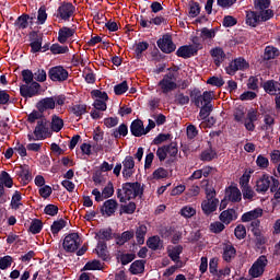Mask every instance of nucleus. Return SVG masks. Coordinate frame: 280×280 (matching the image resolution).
<instances>
[{
    "mask_svg": "<svg viewBox=\"0 0 280 280\" xmlns=\"http://www.w3.org/2000/svg\"><path fill=\"white\" fill-rule=\"evenodd\" d=\"M220 200L215 198V195L213 194H208L206 196V200L202 201L201 203V209L206 215H209L210 213H213L215 209H218Z\"/></svg>",
    "mask_w": 280,
    "mask_h": 280,
    "instance_id": "obj_9",
    "label": "nucleus"
},
{
    "mask_svg": "<svg viewBox=\"0 0 280 280\" xmlns=\"http://www.w3.org/2000/svg\"><path fill=\"white\" fill-rule=\"evenodd\" d=\"M51 186H44L42 188H39V195L42 196V198H49L51 196Z\"/></svg>",
    "mask_w": 280,
    "mask_h": 280,
    "instance_id": "obj_63",
    "label": "nucleus"
},
{
    "mask_svg": "<svg viewBox=\"0 0 280 280\" xmlns=\"http://www.w3.org/2000/svg\"><path fill=\"white\" fill-rule=\"evenodd\" d=\"M270 189L271 194H275L277 189H279V179L262 175L257 182H256V191L258 194H266Z\"/></svg>",
    "mask_w": 280,
    "mask_h": 280,
    "instance_id": "obj_2",
    "label": "nucleus"
},
{
    "mask_svg": "<svg viewBox=\"0 0 280 280\" xmlns=\"http://www.w3.org/2000/svg\"><path fill=\"white\" fill-rule=\"evenodd\" d=\"M235 247H233V245H225L224 247V252H223V259L224 261H231V259H233V257H235Z\"/></svg>",
    "mask_w": 280,
    "mask_h": 280,
    "instance_id": "obj_34",
    "label": "nucleus"
},
{
    "mask_svg": "<svg viewBox=\"0 0 280 280\" xmlns=\"http://www.w3.org/2000/svg\"><path fill=\"white\" fill-rule=\"evenodd\" d=\"M117 207H119V203H117V200L115 199H108L104 202L102 209H101V213L103 215H113V213H115L117 211Z\"/></svg>",
    "mask_w": 280,
    "mask_h": 280,
    "instance_id": "obj_15",
    "label": "nucleus"
},
{
    "mask_svg": "<svg viewBox=\"0 0 280 280\" xmlns=\"http://www.w3.org/2000/svg\"><path fill=\"white\" fill-rule=\"evenodd\" d=\"M73 34H75V31L67 26H63L62 28L59 30V37H58L59 43L61 44L67 43V39L71 38Z\"/></svg>",
    "mask_w": 280,
    "mask_h": 280,
    "instance_id": "obj_24",
    "label": "nucleus"
},
{
    "mask_svg": "<svg viewBox=\"0 0 280 280\" xmlns=\"http://www.w3.org/2000/svg\"><path fill=\"white\" fill-rule=\"evenodd\" d=\"M31 19V21H34V19H36V15L30 18V15L27 14H23L20 18H18V20L15 21V27L18 30H25L28 25L27 20Z\"/></svg>",
    "mask_w": 280,
    "mask_h": 280,
    "instance_id": "obj_29",
    "label": "nucleus"
},
{
    "mask_svg": "<svg viewBox=\"0 0 280 280\" xmlns=\"http://www.w3.org/2000/svg\"><path fill=\"white\" fill-rule=\"evenodd\" d=\"M91 93L93 97H97L96 100L108 102V94L106 92H102L100 90H93Z\"/></svg>",
    "mask_w": 280,
    "mask_h": 280,
    "instance_id": "obj_57",
    "label": "nucleus"
},
{
    "mask_svg": "<svg viewBox=\"0 0 280 280\" xmlns=\"http://www.w3.org/2000/svg\"><path fill=\"white\" fill-rule=\"evenodd\" d=\"M97 256L103 259V261H108V249L106 243L100 241L96 247Z\"/></svg>",
    "mask_w": 280,
    "mask_h": 280,
    "instance_id": "obj_27",
    "label": "nucleus"
},
{
    "mask_svg": "<svg viewBox=\"0 0 280 280\" xmlns=\"http://www.w3.org/2000/svg\"><path fill=\"white\" fill-rule=\"evenodd\" d=\"M248 67L249 65L244 58H236L225 68V71L228 75H235L236 71H244L248 69Z\"/></svg>",
    "mask_w": 280,
    "mask_h": 280,
    "instance_id": "obj_10",
    "label": "nucleus"
},
{
    "mask_svg": "<svg viewBox=\"0 0 280 280\" xmlns=\"http://www.w3.org/2000/svg\"><path fill=\"white\" fill-rule=\"evenodd\" d=\"M135 259V254H121L120 255V261L122 266H127V264H130Z\"/></svg>",
    "mask_w": 280,
    "mask_h": 280,
    "instance_id": "obj_64",
    "label": "nucleus"
},
{
    "mask_svg": "<svg viewBox=\"0 0 280 280\" xmlns=\"http://www.w3.org/2000/svg\"><path fill=\"white\" fill-rule=\"evenodd\" d=\"M54 108H56V100H54V97L43 98L37 103V109H39L40 113H45V110Z\"/></svg>",
    "mask_w": 280,
    "mask_h": 280,
    "instance_id": "obj_19",
    "label": "nucleus"
},
{
    "mask_svg": "<svg viewBox=\"0 0 280 280\" xmlns=\"http://www.w3.org/2000/svg\"><path fill=\"white\" fill-rule=\"evenodd\" d=\"M158 47L164 54H172V51H176V45L172 42L171 35H163V37L158 40Z\"/></svg>",
    "mask_w": 280,
    "mask_h": 280,
    "instance_id": "obj_12",
    "label": "nucleus"
},
{
    "mask_svg": "<svg viewBox=\"0 0 280 280\" xmlns=\"http://www.w3.org/2000/svg\"><path fill=\"white\" fill-rule=\"evenodd\" d=\"M128 135V126L126 124H121L114 132L113 136L115 139H119V137H126Z\"/></svg>",
    "mask_w": 280,
    "mask_h": 280,
    "instance_id": "obj_43",
    "label": "nucleus"
},
{
    "mask_svg": "<svg viewBox=\"0 0 280 280\" xmlns=\"http://www.w3.org/2000/svg\"><path fill=\"white\" fill-rule=\"evenodd\" d=\"M180 253H183V247L176 246L173 249L168 250V257H171L173 261H179Z\"/></svg>",
    "mask_w": 280,
    "mask_h": 280,
    "instance_id": "obj_42",
    "label": "nucleus"
},
{
    "mask_svg": "<svg viewBox=\"0 0 280 280\" xmlns=\"http://www.w3.org/2000/svg\"><path fill=\"white\" fill-rule=\"evenodd\" d=\"M225 198H228L230 202H240V200H242V191L235 186H230L225 190Z\"/></svg>",
    "mask_w": 280,
    "mask_h": 280,
    "instance_id": "obj_16",
    "label": "nucleus"
},
{
    "mask_svg": "<svg viewBox=\"0 0 280 280\" xmlns=\"http://www.w3.org/2000/svg\"><path fill=\"white\" fill-rule=\"evenodd\" d=\"M207 84H211L212 86H224V79L218 77H211L208 79Z\"/></svg>",
    "mask_w": 280,
    "mask_h": 280,
    "instance_id": "obj_52",
    "label": "nucleus"
},
{
    "mask_svg": "<svg viewBox=\"0 0 280 280\" xmlns=\"http://www.w3.org/2000/svg\"><path fill=\"white\" fill-rule=\"evenodd\" d=\"M148 47H150V44H148L147 42H140L136 47L137 58H141V55L143 54V51H145V49H148Z\"/></svg>",
    "mask_w": 280,
    "mask_h": 280,
    "instance_id": "obj_49",
    "label": "nucleus"
},
{
    "mask_svg": "<svg viewBox=\"0 0 280 280\" xmlns=\"http://www.w3.org/2000/svg\"><path fill=\"white\" fill-rule=\"evenodd\" d=\"M256 14L258 15L259 21L262 22L270 21V19L275 16V12L271 9H262L260 11H256Z\"/></svg>",
    "mask_w": 280,
    "mask_h": 280,
    "instance_id": "obj_32",
    "label": "nucleus"
},
{
    "mask_svg": "<svg viewBox=\"0 0 280 280\" xmlns=\"http://www.w3.org/2000/svg\"><path fill=\"white\" fill-rule=\"evenodd\" d=\"M33 77L37 82H45V80H47V72L38 69L35 73H33Z\"/></svg>",
    "mask_w": 280,
    "mask_h": 280,
    "instance_id": "obj_58",
    "label": "nucleus"
},
{
    "mask_svg": "<svg viewBox=\"0 0 280 280\" xmlns=\"http://www.w3.org/2000/svg\"><path fill=\"white\" fill-rule=\"evenodd\" d=\"M115 194V188L113 187V183H108L107 186L103 189L102 196L103 198H110Z\"/></svg>",
    "mask_w": 280,
    "mask_h": 280,
    "instance_id": "obj_53",
    "label": "nucleus"
},
{
    "mask_svg": "<svg viewBox=\"0 0 280 280\" xmlns=\"http://www.w3.org/2000/svg\"><path fill=\"white\" fill-rule=\"evenodd\" d=\"M158 86L162 93H164V95L172 93V91H176V89H178V84L176 83V74H174V72H168L159 82Z\"/></svg>",
    "mask_w": 280,
    "mask_h": 280,
    "instance_id": "obj_3",
    "label": "nucleus"
},
{
    "mask_svg": "<svg viewBox=\"0 0 280 280\" xmlns=\"http://www.w3.org/2000/svg\"><path fill=\"white\" fill-rule=\"evenodd\" d=\"M191 102H194L195 106L200 107L205 106L206 104H210L211 100H213V92H203L200 93L198 90H194L190 93Z\"/></svg>",
    "mask_w": 280,
    "mask_h": 280,
    "instance_id": "obj_4",
    "label": "nucleus"
},
{
    "mask_svg": "<svg viewBox=\"0 0 280 280\" xmlns=\"http://www.w3.org/2000/svg\"><path fill=\"white\" fill-rule=\"evenodd\" d=\"M114 91H115L116 95H124V93H126V91H128V82L124 81V82L115 85Z\"/></svg>",
    "mask_w": 280,
    "mask_h": 280,
    "instance_id": "obj_46",
    "label": "nucleus"
},
{
    "mask_svg": "<svg viewBox=\"0 0 280 280\" xmlns=\"http://www.w3.org/2000/svg\"><path fill=\"white\" fill-rule=\"evenodd\" d=\"M201 188L205 189L206 196H209V194H212V196H215V188L211 187L207 179H203L201 182Z\"/></svg>",
    "mask_w": 280,
    "mask_h": 280,
    "instance_id": "obj_54",
    "label": "nucleus"
},
{
    "mask_svg": "<svg viewBox=\"0 0 280 280\" xmlns=\"http://www.w3.org/2000/svg\"><path fill=\"white\" fill-rule=\"evenodd\" d=\"M167 154L171 158H176V155L178 154V145L176 144V142H172L171 144L160 147L156 151V156L161 162L167 159Z\"/></svg>",
    "mask_w": 280,
    "mask_h": 280,
    "instance_id": "obj_6",
    "label": "nucleus"
},
{
    "mask_svg": "<svg viewBox=\"0 0 280 280\" xmlns=\"http://www.w3.org/2000/svg\"><path fill=\"white\" fill-rule=\"evenodd\" d=\"M50 51L52 54H67V51H69V47L67 46H60L59 44H54L50 47Z\"/></svg>",
    "mask_w": 280,
    "mask_h": 280,
    "instance_id": "obj_51",
    "label": "nucleus"
},
{
    "mask_svg": "<svg viewBox=\"0 0 280 280\" xmlns=\"http://www.w3.org/2000/svg\"><path fill=\"white\" fill-rule=\"evenodd\" d=\"M195 213L196 209L189 206H186L180 210V215H183V218H194Z\"/></svg>",
    "mask_w": 280,
    "mask_h": 280,
    "instance_id": "obj_50",
    "label": "nucleus"
},
{
    "mask_svg": "<svg viewBox=\"0 0 280 280\" xmlns=\"http://www.w3.org/2000/svg\"><path fill=\"white\" fill-rule=\"evenodd\" d=\"M73 12H75V7L71 3H63L58 9L57 16H60L62 21H69L71 16H73Z\"/></svg>",
    "mask_w": 280,
    "mask_h": 280,
    "instance_id": "obj_14",
    "label": "nucleus"
},
{
    "mask_svg": "<svg viewBox=\"0 0 280 280\" xmlns=\"http://www.w3.org/2000/svg\"><path fill=\"white\" fill-rule=\"evenodd\" d=\"M279 54V50L275 46H267L265 48L264 60H275Z\"/></svg>",
    "mask_w": 280,
    "mask_h": 280,
    "instance_id": "obj_31",
    "label": "nucleus"
},
{
    "mask_svg": "<svg viewBox=\"0 0 280 280\" xmlns=\"http://www.w3.org/2000/svg\"><path fill=\"white\" fill-rule=\"evenodd\" d=\"M212 110H213V105H211V103H207L206 105H202L199 112L200 119H207V117L211 115Z\"/></svg>",
    "mask_w": 280,
    "mask_h": 280,
    "instance_id": "obj_37",
    "label": "nucleus"
},
{
    "mask_svg": "<svg viewBox=\"0 0 280 280\" xmlns=\"http://www.w3.org/2000/svg\"><path fill=\"white\" fill-rule=\"evenodd\" d=\"M22 78L25 84H32V82H34V73L32 72V70H23Z\"/></svg>",
    "mask_w": 280,
    "mask_h": 280,
    "instance_id": "obj_48",
    "label": "nucleus"
},
{
    "mask_svg": "<svg viewBox=\"0 0 280 280\" xmlns=\"http://www.w3.org/2000/svg\"><path fill=\"white\" fill-rule=\"evenodd\" d=\"M175 102L179 104V106H185V104H189V96H186L183 93H179L175 96Z\"/></svg>",
    "mask_w": 280,
    "mask_h": 280,
    "instance_id": "obj_60",
    "label": "nucleus"
},
{
    "mask_svg": "<svg viewBox=\"0 0 280 280\" xmlns=\"http://www.w3.org/2000/svg\"><path fill=\"white\" fill-rule=\"evenodd\" d=\"M234 235L237 240H244L246 237V226L240 224L234 230Z\"/></svg>",
    "mask_w": 280,
    "mask_h": 280,
    "instance_id": "obj_45",
    "label": "nucleus"
},
{
    "mask_svg": "<svg viewBox=\"0 0 280 280\" xmlns=\"http://www.w3.org/2000/svg\"><path fill=\"white\" fill-rule=\"evenodd\" d=\"M260 22L259 15L257 14V11H248L246 14V24L249 25V27H257V24Z\"/></svg>",
    "mask_w": 280,
    "mask_h": 280,
    "instance_id": "obj_28",
    "label": "nucleus"
},
{
    "mask_svg": "<svg viewBox=\"0 0 280 280\" xmlns=\"http://www.w3.org/2000/svg\"><path fill=\"white\" fill-rule=\"evenodd\" d=\"M253 235L255 237V244H256L257 248H259V246H264V244H266V242H268V238H266V236H264V234L261 233V230H254Z\"/></svg>",
    "mask_w": 280,
    "mask_h": 280,
    "instance_id": "obj_33",
    "label": "nucleus"
},
{
    "mask_svg": "<svg viewBox=\"0 0 280 280\" xmlns=\"http://www.w3.org/2000/svg\"><path fill=\"white\" fill-rule=\"evenodd\" d=\"M98 237H100V240H106V241L113 240V231L110 229L101 230L98 232Z\"/></svg>",
    "mask_w": 280,
    "mask_h": 280,
    "instance_id": "obj_61",
    "label": "nucleus"
},
{
    "mask_svg": "<svg viewBox=\"0 0 280 280\" xmlns=\"http://www.w3.org/2000/svg\"><path fill=\"white\" fill-rule=\"evenodd\" d=\"M0 183L4 185L5 187L11 188L13 185L12 177H10V174L8 172L2 171L0 174Z\"/></svg>",
    "mask_w": 280,
    "mask_h": 280,
    "instance_id": "obj_40",
    "label": "nucleus"
},
{
    "mask_svg": "<svg viewBox=\"0 0 280 280\" xmlns=\"http://www.w3.org/2000/svg\"><path fill=\"white\" fill-rule=\"evenodd\" d=\"M137 196H143V187L139 182L125 183L122 184V189L117 190V198L120 202H126L127 200H132Z\"/></svg>",
    "mask_w": 280,
    "mask_h": 280,
    "instance_id": "obj_1",
    "label": "nucleus"
},
{
    "mask_svg": "<svg viewBox=\"0 0 280 280\" xmlns=\"http://www.w3.org/2000/svg\"><path fill=\"white\" fill-rule=\"evenodd\" d=\"M220 220L223 224H231L233 220H237V212L234 209H228L221 212Z\"/></svg>",
    "mask_w": 280,
    "mask_h": 280,
    "instance_id": "obj_20",
    "label": "nucleus"
},
{
    "mask_svg": "<svg viewBox=\"0 0 280 280\" xmlns=\"http://www.w3.org/2000/svg\"><path fill=\"white\" fill-rule=\"evenodd\" d=\"M80 244H82V240L78 233H71L63 240V248L67 253H75L80 248Z\"/></svg>",
    "mask_w": 280,
    "mask_h": 280,
    "instance_id": "obj_5",
    "label": "nucleus"
},
{
    "mask_svg": "<svg viewBox=\"0 0 280 280\" xmlns=\"http://www.w3.org/2000/svg\"><path fill=\"white\" fill-rule=\"evenodd\" d=\"M261 215H264V210L257 208L255 210L244 213L242 215V222H253L257 220V218H261Z\"/></svg>",
    "mask_w": 280,
    "mask_h": 280,
    "instance_id": "obj_21",
    "label": "nucleus"
},
{
    "mask_svg": "<svg viewBox=\"0 0 280 280\" xmlns=\"http://www.w3.org/2000/svg\"><path fill=\"white\" fill-rule=\"evenodd\" d=\"M12 266V258L10 256H4L0 259V269L5 270Z\"/></svg>",
    "mask_w": 280,
    "mask_h": 280,
    "instance_id": "obj_59",
    "label": "nucleus"
},
{
    "mask_svg": "<svg viewBox=\"0 0 280 280\" xmlns=\"http://www.w3.org/2000/svg\"><path fill=\"white\" fill-rule=\"evenodd\" d=\"M147 246L151 248V250H161L163 248V241L159 236H152L147 241Z\"/></svg>",
    "mask_w": 280,
    "mask_h": 280,
    "instance_id": "obj_26",
    "label": "nucleus"
},
{
    "mask_svg": "<svg viewBox=\"0 0 280 280\" xmlns=\"http://www.w3.org/2000/svg\"><path fill=\"white\" fill-rule=\"evenodd\" d=\"M264 90L266 93H269V95H277V91H280V83L273 80L267 81L264 83Z\"/></svg>",
    "mask_w": 280,
    "mask_h": 280,
    "instance_id": "obj_22",
    "label": "nucleus"
},
{
    "mask_svg": "<svg viewBox=\"0 0 280 280\" xmlns=\"http://www.w3.org/2000/svg\"><path fill=\"white\" fill-rule=\"evenodd\" d=\"M196 49H192L190 46H182L176 51L179 58H191V56H196Z\"/></svg>",
    "mask_w": 280,
    "mask_h": 280,
    "instance_id": "obj_23",
    "label": "nucleus"
},
{
    "mask_svg": "<svg viewBox=\"0 0 280 280\" xmlns=\"http://www.w3.org/2000/svg\"><path fill=\"white\" fill-rule=\"evenodd\" d=\"M65 226H67V221L65 220H59V221H55L51 225V233L54 235H58V233H60V231H62V229H65Z\"/></svg>",
    "mask_w": 280,
    "mask_h": 280,
    "instance_id": "obj_38",
    "label": "nucleus"
},
{
    "mask_svg": "<svg viewBox=\"0 0 280 280\" xmlns=\"http://www.w3.org/2000/svg\"><path fill=\"white\" fill-rule=\"evenodd\" d=\"M43 230V221L36 219L31 223L30 231L33 235H36L39 231Z\"/></svg>",
    "mask_w": 280,
    "mask_h": 280,
    "instance_id": "obj_44",
    "label": "nucleus"
},
{
    "mask_svg": "<svg viewBox=\"0 0 280 280\" xmlns=\"http://www.w3.org/2000/svg\"><path fill=\"white\" fill-rule=\"evenodd\" d=\"M38 89H40V84L38 82H32L31 85H21L20 93L22 97H34V95H38Z\"/></svg>",
    "mask_w": 280,
    "mask_h": 280,
    "instance_id": "obj_13",
    "label": "nucleus"
},
{
    "mask_svg": "<svg viewBox=\"0 0 280 280\" xmlns=\"http://www.w3.org/2000/svg\"><path fill=\"white\" fill-rule=\"evenodd\" d=\"M48 75L52 82H65L69 78V72L65 68L58 66L51 68Z\"/></svg>",
    "mask_w": 280,
    "mask_h": 280,
    "instance_id": "obj_11",
    "label": "nucleus"
},
{
    "mask_svg": "<svg viewBox=\"0 0 280 280\" xmlns=\"http://www.w3.org/2000/svg\"><path fill=\"white\" fill-rule=\"evenodd\" d=\"M148 233V228L145 225H140L136 230L137 243L142 245L145 243V234Z\"/></svg>",
    "mask_w": 280,
    "mask_h": 280,
    "instance_id": "obj_30",
    "label": "nucleus"
},
{
    "mask_svg": "<svg viewBox=\"0 0 280 280\" xmlns=\"http://www.w3.org/2000/svg\"><path fill=\"white\" fill-rule=\"evenodd\" d=\"M210 54L213 58L215 67H220L221 62L226 60V54H224V50L220 47L211 49Z\"/></svg>",
    "mask_w": 280,
    "mask_h": 280,
    "instance_id": "obj_18",
    "label": "nucleus"
},
{
    "mask_svg": "<svg viewBox=\"0 0 280 280\" xmlns=\"http://www.w3.org/2000/svg\"><path fill=\"white\" fill-rule=\"evenodd\" d=\"M71 113H73V115L77 117H80L86 113V105H73L71 107Z\"/></svg>",
    "mask_w": 280,
    "mask_h": 280,
    "instance_id": "obj_47",
    "label": "nucleus"
},
{
    "mask_svg": "<svg viewBox=\"0 0 280 280\" xmlns=\"http://www.w3.org/2000/svg\"><path fill=\"white\" fill-rule=\"evenodd\" d=\"M223 229H224V223L222 222H214L210 225L211 233H222Z\"/></svg>",
    "mask_w": 280,
    "mask_h": 280,
    "instance_id": "obj_62",
    "label": "nucleus"
},
{
    "mask_svg": "<svg viewBox=\"0 0 280 280\" xmlns=\"http://www.w3.org/2000/svg\"><path fill=\"white\" fill-rule=\"evenodd\" d=\"M254 8L256 12L268 10L270 8V0H255Z\"/></svg>",
    "mask_w": 280,
    "mask_h": 280,
    "instance_id": "obj_39",
    "label": "nucleus"
},
{
    "mask_svg": "<svg viewBox=\"0 0 280 280\" xmlns=\"http://www.w3.org/2000/svg\"><path fill=\"white\" fill-rule=\"evenodd\" d=\"M37 21L43 25L45 21H47V9L45 7H40L38 10Z\"/></svg>",
    "mask_w": 280,
    "mask_h": 280,
    "instance_id": "obj_56",
    "label": "nucleus"
},
{
    "mask_svg": "<svg viewBox=\"0 0 280 280\" xmlns=\"http://www.w3.org/2000/svg\"><path fill=\"white\" fill-rule=\"evenodd\" d=\"M132 237H135V232L126 231L121 234L120 237H118L116 244H118L119 246H124V244H126V242H130V240H132Z\"/></svg>",
    "mask_w": 280,
    "mask_h": 280,
    "instance_id": "obj_35",
    "label": "nucleus"
},
{
    "mask_svg": "<svg viewBox=\"0 0 280 280\" xmlns=\"http://www.w3.org/2000/svg\"><path fill=\"white\" fill-rule=\"evenodd\" d=\"M130 130L133 137H143L145 135V128H143V121L141 119L133 120Z\"/></svg>",
    "mask_w": 280,
    "mask_h": 280,
    "instance_id": "obj_17",
    "label": "nucleus"
},
{
    "mask_svg": "<svg viewBox=\"0 0 280 280\" xmlns=\"http://www.w3.org/2000/svg\"><path fill=\"white\" fill-rule=\"evenodd\" d=\"M267 266L268 258L264 255L259 256V258L253 264L252 268L249 269L250 277H253L254 279H257V277H261Z\"/></svg>",
    "mask_w": 280,
    "mask_h": 280,
    "instance_id": "obj_7",
    "label": "nucleus"
},
{
    "mask_svg": "<svg viewBox=\"0 0 280 280\" xmlns=\"http://www.w3.org/2000/svg\"><path fill=\"white\" fill-rule=\"evenodd\" d=\"M131 275H142L145 270V260H136L130 266Z\"/></svg>",
    "mask_w": 280,
    "mask_h": 280,
    "instance_id": "obj_25",
    "label": "nucleus"
},
{
    "mask_svg": "<svg viewBox=\"0 0 280 280\" xmlns=\"http://www.w3.org/2000/svg\"><path fill=\"white\" fill-rule=\"evenodd\" d=\"M63 126H65V121L60 117L58 116L52 117L51 130H54V132H60Z\"/></svg>",
    "mask_w": 280,
    "mask_h": 280,
    "instance_id": "obj_36",
    "label": "nucleus"
},
{
    "mask_svg": "<svg viewBox=\"0 0 280 280\" xmlns=\"http://www.w3.org/2000/svg\"><path fill=\"white\" fill-rule=\"evenodd\" d=\"M84 270H104V265L100 260H92L86 262Z\"/></svg>",
    "mask_w": 280,
    "mask_h": 280,
    "instance_id": "obj_41",
    "label": "nucleus"
},
{
    "mask_svg": "<svg viewBox=\"0 0 280 280\" xmlns=\"http://www.w3.org/2000/svg\"><path fill=\"white\" fill-rule=\"evenodd\" d=\"M244 115H246V110L244 109V107L238 106L235 108L234 110L235 121H242L244 119Z\"/></svg>",
    "mask_w": 280,
    "mask_h": 280,
    "instance_id": "obj_55",
    "label": "nucleus"
},
{
    "mask_svg": "<svg viewBox=\"0 0 280 280\" xmlns=\"http://www.w3.org/2000/svg\"><path fill=\"white\" fill-rule=\"evenodd\" d=\"M50 126L51 122H49L47 119L39 120L34 130L35 140L47 139V137L51 135L49 131Z\"/></svg>",
    "mask_w": 280,
    "mask_h": 280,
    "instance_id": "obj_8",
    "label": "nucleus"
}]
</instances>
